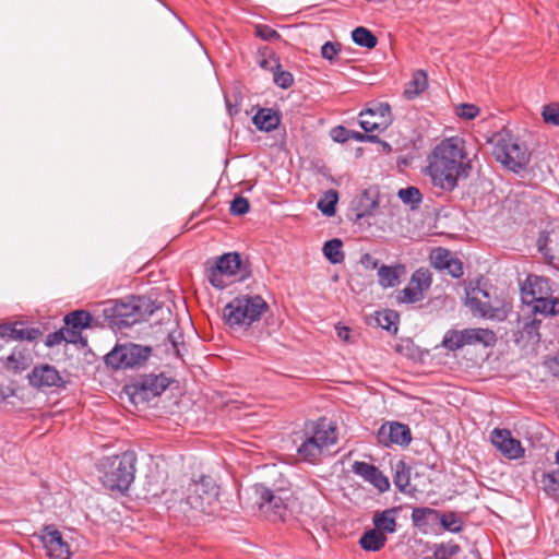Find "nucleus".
<instances>
[{
	"label": "nucleus",
	"mask_w": 559,
	"mask_h": 559,
	"mask_svg": "<svg viewBox=\"0 0 559 559\" xmlns=\"http://www.w3.org/2000/svg\"><path fill=\"white\" fill-rule=\"evenodd\" d=\"M471 169L465 142L460 136L442 140L427 157L426 175L435 188L444 192H452L461 179L469 176Z\"/></svg>",
	"instance_id": "nucleus-1"
},
{
	"label": "nucleus",
	"mask_w": 559,
	"mask_h": 559,
	"mask_svg": "<svg viewBox=\"0 0 559 559\" xmlns=\"http://www.w3.org/2000/svg\"><path fill=\"white\" fill-rule=\"evenodd\" d=\"M136 456L133 451L104 456L97 463L103 486L111 491L126 492L134 480Z\"/></svg>",
	"instance_id": "nucleus-2"
},
{
	"label": "nucleus",
	"mask_w": 559,
	"mask_h": 559,
	"mask_svg": "<svg viewBox=\"0 0 559 559\" xmlns=\"http://www.w3.org/2000/svg\"><path fill=\"white\" fill-rule=\"evenodd\" d=\"M103 316L111 328H128L148 318L153 313L150 300L131 296L127 299H110L103 302Z\"/></svg>",
	"instance_id": "nucleus-3"
},
{
	"label": "nucleus",
	"mask_w": 559,
	"mask_h": 559,
	"mask_svg": "<svg viewBox=\"0 0 559 559\" xmlns=\"http://www.w3.org/2000/svg\"><path fill=\"white\" fill-rule=\"evenodd\" d=\"M337 441L336 427L325 418L305 425L304 440L297 448L298 455L306 462L316 463L323 451Z\"/></svg>",
	"instance_id": "nucleus-4"
},
{
	"label": "nucleus",
	"mask_w": 559,
	"mask_h": 559,
	"mask_svg": "<svg viewBox=\"0 0 559 559\" xmlns=\"http://www.w3.org/2000/svg\"><path fill=\"white\" fill-rule=\"evenodd\" d=\"M218 486L210 476H202L199 480H190L188 488L183 490L173 489L170 498H166L168 508H173L177 502H185L191 509L200 512H210L213 504L218 499Z\"/></svg>",
	"instance_id": "nucleus-5"
},
{
	"label": "nucleus",
	"mask_w": 559,
	"mask_h": 559,
	"mask_svg": "<svg viewBox=\"0 0 559 559\" xmlns=\"http://www.w3.org/2000/svg\"><path fill=\"white\" fill-rule=\"evenodd\" d=\"M267 308L259 295H240L224 307L223 318L231 330L247 329L259 321Z\"/></svg>",
	"instance_id": "nucleus-6"
},
{
	"label": "nucleus",
	"mask_w": 559,
	"mask_h": 559,
	"mask_svg": "<svg viewBox=\"0 0 559 559\" xmlns=\"http://www.w3.org/2000/svg\"><path fill=\"white\" fill-rule=\"evenodd\" d=\"M492 155L506 168L519 173L530 162V152L509 133H499L496 136Z\"/></svg>",
	"instance_id": "nucleus-7"
},
{
	"label": "nucleus",
	"mask_w": 559,
	"mask_h": 559,
	"mask_svg": "<svg viewBox=\"0 0 559 559\" xmlns=\"http://www.w3.org/2000/svg\"><path fill=\"white\" fill-rule=\"evenodd\" d=\"M254 504L272 521L284 520L287 514L288 492L283 489L272 490L262 484L250 488Z\"/></svg>",
	"instance_id": "nucleus-8"
},
{
	"label": "nucleus",
	"mask_w": 559,
	"mask_h": 559,
	"mask_svg": "<svg viewBox=\"0 0 559 559\" xmlns=\"http://www.w3.org/2000/svg\"><path fill=\"white\" fill-rule=\"evenodd\" d=\"M170 379L164 373L144 374L136 379L132 384L126 386V392L133 404L150 402L159 396L169 386Z\"/></svg>",
	"instance_id": "nucleus-9"
},
{
	"label": "nucleus",
	"mask_w": 559,
	"mask_h": 559,
	"mask_svg": "<svg viewBox=\"0 0 559 559\" xmlns=\"http://www.w3.org/2000/svg\"><path fill=\"white\" fill-rule=\"evenodd\" d=\"M151 348L138 344H124L116 346L105 356L107 366L114 369H129L139 366L147 360Z\"/></svg>",
	"instance_id": "nucleus-10"
},
{
	"label": "nucleus",
	"mask_w": 559,
	"mask_h": 559,
	"mask_svg": "<svg viewBox=\"0 0 559 559\" xmlns=\"http://www.w3.org/2000/svg\"><path fill=\"white\" fill-rule=\"evenodd\" d=\"M40 540L46 550L47 556L52 559H70L71 548L69 543L63 538L60 531L53 525H46L40 532Z\"/></svg>",
	"instance_id": "nucleus-11"
},
{
	"label": "nucleus",
	"mask_w": 559,
	"mask_h": 559,
	"mask_svg": "<svg viewBox=\"0 0 559 559\" xmlns=\"http://www.w3.org/2000/svg\"><path fill=\"white\" fill-rule=\"evenodd\" d=\"M466 306L476 317L489 318L493 316L489 294L480 286L479 280L475 283L471 282L466 288Z\"/></svg>",
	"instance_id": "nucleus-12"
},
{
	"label": "nucleus",
	"mask_w": 559,
	"mask_h": 559,
	"mask_svg": "<svg viewBox=\"0 0 559 559\" xmlns=\"http://www.w3.org/2000/svg\"><path fill=\"white\" fill-rule=\"evenodd\" d=\"M377 439L383 447H390L392 444L406 447L412 441V433L407 425L397 421H389L379 428Z\"/></svg>",
	"instance_id": "nucleus-13"
},
{
	"label": "nucleus",
	"mask_w": 559,
	"mask_h": 559,
	"mask_svg": "<svg viewBox=\"0 0 559 559\" xmlns=\"http://www.w3.org/2000/svg\"><path fill=\"white\" fill-rule=\"evenodd\" d=\"M490 439L491 443L509 460H518L524 455L520 440L513 438L508 429H493Z\"/></svg>",
	"instance_id": "nucleus-14"
},
{
	"label": "nucleus",
	"mask_w": 559,
	"mask_h": 559,
	"mask_svg": "<svg viewBox=\"0 0 559 559\" xmlns=\"http://www.w3.org/2000/svg\"><path fill=\"white\" fill-rule=\"evenodd\" d=\"M29 384L38 390L48 388H61L63 379L59 371L48 364L35 366L28 374Z\"/></svg>",
	"instance_id": "nucleus-15"
},
{
	"label": "nucleus",
	"mask_w": 559,
	"mask_h": 559,
	"mask_svg": "<svg viewBox=\"0 0 559 559\" xmlns=\"http://www.w3.org/2000/svg\"><path fill=\"white\" fill-rule=\"evenodd\" d=\"M521 295L523 302L526 305H530L536 299L550 297L551 288L549 280L542 276L528 275L521 287Z\"/></svg>",
	"instance_id": "nucleus-16"
},
{
	"label": "nucleus",
	"mask_w": 559,
	"mask_h": 559,
	"mask_svg": "<svg viewBox=\"0 0 559 559\" xmlns=\"http://www.w3.org/2000/svg\"><path fill=\"white\" fill-rule=\"evenodd\" d=\"M352 471L361 476L366 481L372 484L380 492L390 489V481L386 476L374 465L356 461L352 465Z\"/></svg>",
	"instance_id": "nucleus-17"
},
{
	"label": "nucleus",
	"mask_w": 559,
	"mask_h": 559,
	"mask_svg": "<svg viewBox=\"0 0 559 559\" xmlns=\"http://www.w3.org/2000/svg\"><path fill=\"white\" fill-rule=\"evenodd\" d=\"M40 331L21 322L0 324V336L12 341H34Z\"/></svg>",
	"instance_id": "nucleus-18"
},
{
	"label": "nucleus",
	"mask_w": 559,
	"mask_h": 559,
	"mask_svg": "<svg viewBox=\"0 0 559 559\" xmlns=\"http://www.w3.org/2000/svg\"><path fill=\"white\" fill-rule=\"evenodd\" d=\"M438 510L428 507L414 508L412 512V522L419 531L427 533L438 524Z\"/></svg>",
	"instance_id": "nucleus-19"
},
{
	"label": "nucleus",
	"mask_w": 559,
	"mask_h": 559,
	"mask_svg": "<svg viewBox=\"0 0 559 559\" xmlns=\"http://www.w3.org/2000/svg\"><path fill=\"white\" fill-rule=\"evenodd\" d=\"M397 508L385 509L380 512H376L372 518V524L374 528L379 530L386 536V534H393L396 532L397 523Z\"/></svg>",
	"instance_id": "nucleus-20"
},
{
	"label": "nucleus",
	"mask_w": 559,
	"mask_h": 559,
	"mask_svg": "<svg viewBox=\"0 0 559 559\" xmlns=\"http://www.w3.org/2000/svg\"><path fill=\"white\" fill-rule=\"evenodd\" d=\"M466 345L481 344L486 347L493 346L497 342L496 333L484 328L463 329Z\"/></svg>",
	"instance_id": "nucleus-21"
},
{
	"label": "nucleus",
	"mask_w": 559,
	"mask_h": 559,
	"mask_svg": "<svg viewBox=\"0 0 559 559\" xmlns=\"http://www.w3.org/2000/svg\"><path fill=\"white\" fill-rule=\"evenodd\" d=\"M215 266L222 273H225L227 277L236 276L239 274V278H243L245 274L241 270V259L237 252L225 253L218 258Z\"/></svg>",
	"instance_id": "nucleus-22"
},
{
	"label": "nucleus",
	"mask_w": 559,
	"mask_h": 559,
	"mask_svg": "<svg viewBox=\"0 0 559 559\" xmlns=\"http://www.w3.org/2000/svg\"><path fill=\"white\" fill-rule=\"evenodd\" d=\"M252 120L259 130L270 132L278 127L281 117L271 108H262L254 115Z\"/></svg>",
	"instance_id": "nucleus-23"
},
{
	"label": "nucleus",
	"mask_w": 559,
	"mask_h": 559,
	"mask_svg": "<svg viewBox=\"0 0 559 559\" xmlns=\"http://www.w3.org/2000/svg\"><path fill=\"white\" fill-rule=\"evenodd\" d=\"M386 540V536L373 527L361 535L359 545L366 551H379L385 546Z\"/></svg>",
	"instance_id": "nucleus-24"
},
{
	"label": "nucleus",
	"mask_w": 559,
	"mask_h": 559,
	"mask_svg": "<svg viewBox=\"0 0 559 559\" xmlns=\"http://www.w3.org/2000/svg\"><path fill=\"white\" fill-rule=\"evenodd\" d=\"M428 87V78L425 71L417 70L414 72L412 80L406 84L404 97L408 100L419 96Z\"/></svg>",
	"instance_id": "nucleus-25"
},
{
	"label": "nucleus",
	"mask_w": 559,
	"mask_h": 559,
	"mask_svg": "<svg viewBox=\"0 0 559 559\" xmlns=\"http://www.w3.org/2000/svg\"><path fill=\"white\" fill-rule=\"evenodd\" d=\"M402 265L389 266L381 265L378 270V282L383 288L394 287L399 284L400 271H403Z\"/></svg>",
	"instance_id": "nucleus-26"
},
{
	"label": "nucleus",
	"mask_w": 559,
	"mask_h": 559,
	"mask_svg": "<svg viewBox=\"0 0 559 559\" xmlns=\"http://www.w3.org/2000/svg\"><path fill=\"white\" fill-rule=\"evenodd\" d=\"M323 254L332 264L342 263L345 259L343 242L338 238L328 240L323 246Z\"/></svg>",
	"instance_id": "nucleus-27"
},
{
	"label": "nucleus",
	"mask_w": 559,
	"mask_h": 559,
	"mask_svg": "<svg viewBox=\"0 0 559 559\" xmlns=\"http://www.w3.org/2000/svg\"><path fill=\"white\" fill-rule=\"evenodd\" d=\"M540 483L549 498L559 500V472L557 469L544 473Z\"/></svg>",
	"instance_id": "nucleus-28"
},
{
	"label": "nucleus",
	"mask_w": 559,
	"mask_h": 559,
	"mask_svg": "<svg viewBox=\"0 0 559 559\" xmlns=\"http://www.w3.org/2000/svg\"><path fill=\"white\" fill-rule=\"evenodd\" d=\"M353 41L368 49H372L377 46L378 39L376 35L364 26H358L352 32Z\"/></svg>",
	"instance_id": "nucleus-29"
},
{
	"label": "nucleus",
	"mask_w": 559,
	"mask_h": 559,
	"mask_svg": "<svg viewBox=\"0 0 559 559\" xmlns=\"http://www.w3.org/2000/svg\"><path fill=\"white\" fill-rule=\"evenodd\" d=\"M92 316L86 310H75L64 317V323L73 329L82 330L90 326Z\"/></svg>",
	"instance_id": "nucleus-30"
},
{
	"label": "nucleus",
	"mask_w": 559,
	"mask_h": 559,
	"mask_svg": "<svg viewBox=\"0 0 559 559\" xmlns=\"http://www.w3.org/2000/svg\"><path fill=\"white\" fill-rule=\"evenodd\" d=\"M535 313L556 314L559 313V300L556 298L544 297L530 304Z\"/></svg>",
	"instance_id": "nucleus-31"
},
{
	"label": "nucleus",
	"mask_w": 559,
	"mask_h": 559,
	"mask_svg": "<svg viewBox=\"0 0 559 559\" xmlns=\"http://www.w3.org/2000/svg\"><path fill=\"white\" fill-rule=\"evenodd\" d=\"M463 330H449L445 332L441 345L450 350L455 352L466 346L465 337L463 335Z\"/></svg>",
	"instance_id": "nucleus-32"
},
{
	"label": "nucleus",
	"mask_w": 559,
	"mask_h": 559,
	"mask_svg": "<svg viewBox=\"0 0 559 559\" xmlns=\"http://www.w3.org/2000/svg\"><path fill=\"white\" fill-rule=\"evenodd\" d=\"M394 485L401 491H406L411 481V472L409 467L405 462L399 461L394 467V476H393Z\"/></svg>",
	"instance_id": "nucleus-33"
},
{
	"label": "nucleus",
	"mask_w": 559,
	"mask_h": 559,
	"mask_svg": "<svg viewBox=\"0 0 559 559\" xmlns=\"http://www.w3.org/2000/svg\"><path fill=\"white\" fill-rule=\"evenodd\" d=\"M438 524H440L445 531L459 533L463 530V521L455 512H438Z\"/></svg>",
	"instance_id": "nucleus-34"
},
{
	"label": "nucleus",
	"mask_w": 559,
	"mask_h": 559,
	"mask_svg": "<svg viewBox=\"0 0 559 559\" xmlns=\"http://www.w3.org/2000/svg\"><path fill=\"white\" fill-rule=\"evenodd\" d=\"M369 116L371 118H378L379 120H386L391 123V107L388 103H377L373 106L367 108L360 112V117Z\"/></svg>",
	"instance_id": "nucleus-35"
},
{
	"label": "nucleus",
	"mask_w": 559,
	"mask_h": 559,
	"mask_svg": "<svg viewBox=\"0 0 559 559\" xmlns=\"http://www.w3.org/2000/svg\"><path fill=\"white\" fill-rule=\"evenodd\" d=\"M425 294L417 289L411 282L397 293L396 299L401 304H415L424 299Z\"/></svg>",
	"instance_id": "nucleus-36"
},
{
	"label": "nucleus",
	"mask_w": 559,
	"mask_h": 559,
	"mask_svg": "<svg viewBox=\"0 0 559 559\" xmlns=\"http://www.w3.org/2000/svg\"><path fill=\"white\" fill-rule=\"evenodd\" d=\"M338 197L335 190H329L324 193L323 198H321L318 202V209L328 216H332L335 214V205L337 203Z\"/></svg>",
	"instance_id": "nucleus-37"
},
{
	"label": "nucleus",
	"mask_w": 559,
	"mask_h": 559,
	"mask_svg": "<svg viewBox=\"0 0 559 559\" xmlns=\"http://www.w3.org/2000/svg\"><path fill=\"white\" fill-rule=\"evenodd\" d=\"M409 282L425 294L432 283L431 273L427 269H418L413 273Z\"/></svg>",
	"instance_id": "nucleus-38"
},
{
	"label": "nucleus",
	"mask_w": 559,
	"mask_h": 559,
	"mask_svg": "<svg viewBox=\"0 0 559 559\" xmlns=\"http://www.w3.org/2000/svg\"><path fill=\"white\" fill-rule=\"evenodd\" d=\"M397 320H399V314H397V312H395L393 310L379 311V312H377V316H376V321H377L378 325L386 331H391L392 328L394 329V331H396L397 330V326H396Z\"/></svg>",
	"instance_id": "nucleus-39"
},
{
	"label": "nucleus",
	"mask_w": 559,
	"mask_h": 559,
	"mask_svg": "<svg viewBox=\"0 0 559 559\" xmlns=\"http://www.w3.org/2000/svg\"><path fill=\"white\" fill-rule=\"evenodd\" d=\"M452 258L453 254L444 248H437L430 255L432 265L440 271L444 270V266H447Z\"/></svg>",
	"instance_id": "nucleus-40"
},
{
	"label": "nucleus",
	"mask_w": 559,
	"mask_h": 559,
	"mask_svg": "<svg viewBox=\"0 0 559 559\" xmlns=\"http://www.w3.org/2000/svg\"><path fill=\"white\" fill-rule=\"evenodd\" d=\"M397 195L405 204H411L413 206L418 205L423 200V195L416 187L400 189Z\"/></svg>",
	"instance_id": "nucleus-41"
},
{
	"label": "nucleus",
	"mask_w": 559,
	"mask_h": 559,
	"mask_svg": "<svg viewBox=\"0 0 559 559\" xmlns=\"http://www.w3.org/2000/svg\"><path fill=\"white\" fill-rule=\"evenodd\" d=\"M461 548L455 543L439 545L433 552L435 559H451L460 552Z\"/></svg>",
	"instance_id": "nucleus-42"
},
{
	"label": "nucleus",
	"mask_w": 559,
	"mask_h": 559,
	"mask_svg": "<svg viewBox=\"0 0 559 559\" xmlns=\"http://www.w3.org/2000/svg\"><path fill=\"white\" fill-rule=\"evenodd\" d=\"M359 124L366 132H374V131L381 132L384 129H386V127L389 126L386 120H384V119L379 120L378 118H371V117H370V119L361 117Z\"/></svg>",
	"instance_id": "nucleus-43"
},
{
	"label": "nucleus",
	"mask_w": 559,
	"mask_h": 559,
	"mask_svg": "<svg viewBox=\"0 0 559 559\" xmlns=\"http://www.w3.org/2000/svg\"><path fill=\"white\" fill-rule=\"evenodd\" d=\"M227 275L225 273H222L217 270V267L214 265L209 271V282L211 285L218 289H224L229 283L226 281Z\"/></svg>",
	"instance_id": "nucleus-44"
},
{
	"label": "nucleus",
	"mask_w": 559,
	"mask_h": 559,
	"mask_svg": "<svg viewBox=\"0 0 559 559\" xmlns=\"http://www.w3.org/2000/svg\"><path fill=\"white\" fill-rule=\"evenodd\" d=\"M254 34L255 36L260 37L263 40L266 41H273L275 39H278L281 35L271 26L266 24H258L254 27Z\"/></svg>",
	"instance_id": "nucleus-45"
},
{
	"label": "nucleus",
	"mask_w": 559,
	"mask_h": 559,
	"mask_svg": "<svg viewBox=\"0 0 559 559\" xmlns=\"http://www.w3.org/2000/svg\"><path fill=\"white\" fill-rule=\"evenodd\" d=\"M543 118L545 122L552 123L559 127V105L558 104H549L544 106L543 108Z\"/></svg>",
	"instance_id": "nucleus-46"
},
{
	"label": "nucleus",
	"mask_w": 559,
	"mask_h": 559,
	"mask_svg": "<svg viewBox=\"0 0 559 559\" xmlns=\"http://www.w3.org/2000/svg\"><path fill=\"white\" fill-rule=\"evenodd\" d=\"M250 210L249 201L243 197H236L230 204V213L236 216H241Z\"/></svg>",
	"instance_id": "nucleus-47"
},
{
	"label": "nucleus",
	"mask_w": 559,
	"mask_h": 559,
	"mask_svg": "<svg viewBox=\"0 0 559 559\" xmlns=\"http://www.w3.org/2000/svg\"><path fill=\"white\" fill-rule=\"evenodd\" d=\"M7 366L16 372H20L27 367V362L22 353H12L7 359Z\"/></svg>",
	"instance_id": "nucleus-48"
},
{
	"label": "nucleus",
	"mask_w": 559,
	"mask_h": 559,
	"mask_svg": "<svg viewBox=\"0 0 559 559\" xmlns=\"http://www.w3.org/2000/svg\"><path fill=\"white\" fill-rule=\"evenodd\" d=\"M479 114V108L473 104H461L456 108V115L460 118H464L467 120H472L476 118Z\"/></svg>",
	"instance_id": "nucleus-49"
},
{
	"label": "nucleus",
	"mask_w": 559,
	"mask_h": 559,
	"mask_svg": "<svg viewBox=\"0 0 559 559\" xmlns=\"http://www.w3.org/2000/svg\"><path fill=\"white\" fill-rule=\"evenodd\" d=\"M274 83L281 88H288L294 83L293 74L288 71H276L274 73Z\"/></svg>",
	"instance_id": "nucleus-50"
},
{
	"label": "nucleus",
	"mask_w": 559,
	"mask_h": 559,
	"mask_svg": "<svg viewBox=\"0 0 559 559\" xmlns=\"http://www.w3.org/2000/svg\"><path fill=\"white\" fill-rule=\"evenodd\" d=\"M340 51V45L338 44H335V43H332V41H326L322 47H321V56L329 60V61H333L334 58L337 56Z\"/></svg>",
	"instance_id": "nucleus-51"
},
{
	"label": "nucleus",
	"mask_w": 559,
	"mask_h": 559,
	"mask_svg": "<svg viewBox=\"0 0 559 559\" xmlns=\"http://www.w3.org/2000/svg\"><path fill=\"white\" fill-rule=\"evenodd\" d=\"M443 271H447L452 277L459 278L463 275L462 262L453 257Z\"/></svg>",
	"instance_id": "nucleus-52"
},
{
	"label": "nucleus",
	"mask_w": 559,
	"mask_h": 559,
	"mask_svg": "<svg viewBox=\"0 0 559 559\" xmlns=\"http://www.w3.org/2000/svg\"><path fill=\"white\" fill-rule=\"evenodd\" d=\"M61 329L64 330V342L71 343V344H76V343L83 341L80 330L73 329L68 325L66 328H61Z\"/></svg>",
	"instance_id": "nucleus-53"
},
{
	"label": "nucleus",
	"mask_w": 559,
	"mask_h": 559,
	"mask_svg": "<svg viewBox=\"0 0 559 559\" xmlns=\"http://www.w3.org/2000/svg\"><path fill=\"white\" fill-rule=\"evenodd\" d=\"M64 342V330L60 329L53 333L47 335L45 345L47 347H53Z\"/></svg>",
	"instance_id": "nucleus-54"
},
{
	"label": "nucleus",
	"mask_w": 559,
	"mask_h": 559,
	"mask_svg": "<svg viewBox=\"0 0 559 559\" xmlns=\"http://www.w3.org/2000/svg\"><path fill=\"white\" fill-rule=\"evenodd\" d=\"M545 366L555 376L559 377V352L545 360Z\"/></svg>",
	"instance_id": "nucleus-55"
},
{
	"label": "nucleus",
	"mask_w": 559,
	"mask_h": 559,
	"mask_svg": "<svg viewBox=\"0 0 559 559\" xmlns=\"http://www.w3.org/2000/svg\"><path fill=\"white\" fill-rule=\"evenodd\" d=\"M538 250L550 262L555 260V255L551 253L550 249L547 246V237L540 236L538 238Z\"/></svg>",
	"instance_id": "nucleus-56"
},
{
	"label": "nucleus",
	"mask_w": 559,
	"mask_h": 559,
	"mask_svg": "<svg viewBox=\"0 0 559 559\" xmlns=\"http://www.w3.org/2000/svg\"><path fill=\"white\" fill-rule=\"evenodd\" d=\"M360 264L367 270H374L378 267V260L369 253H364L360 258Z\"/></svg>",
	"instance_id": "nucleus-57"
},
{
	"label": "nucleus",
	"mask_w": 559,
	"mask_h": 559,
	"mask_svg": "<svg viewBox=\"0 0 559 559\" xmlns=\"http://www.w3.org/2000/svg\"><path fill=\"white\" fill-rule=\"evenodd\" d=\"M180 336H181V334L179 332H170L168 334V340L171 343L177 355H179L178 338H180Z\"/></svg>",
	"instance_id": "nucleus-58"
},
{
	"label": "nucleus",
	"mask_w": 559,
	"mask_h": 559,
	"mask_svg": "<svg viewBox=\"0 0 559 559\" xmlns=\"http://www.w3.org/2000/svg\"><path fill=\"white\" fill-rule=\"evenodd\" d=\"M336 331H337V336L341 340L348 341L349 334H350V330L348 328H346V326L336 328Z\"/></svg>",
	"instance_id": "nucleus-59"
},
{
	"label": "nucleus",
	"mask_w": 559,
	"mask_h": 559,
	"mask_svg": "<svg viewBox=\"0 0 559 559\" xmlns=\"http://www.w3.org/2000/svg\"><path fill=\"white\" fill-rule=\"evenodd\" d=\"M378 206V202L376 200H371L369 206L358 214V217H364L370 215L372 211Z\"/></svg>",
	"instance_id": "nucleus-60"
},
{
	"label": "nucleus",
	"mask_w": 559,
	"mask_h": 559,
	"mask_svg": "<svg viewBox=\"0 0 559 559\" xmlns=\"http://www.w3.org/2000/svg\"><path fill=\"white\" fill-rule=\"evenodd\" d=\"M342 136V133H333V139L337 142H342V141H345L346 138H341Z\"/></svg>",
	"instance_id": "nucleus-61"
},
{
	"label": "nucleus",
	"mask_w": 559,
	"mask_h": 559,
	"mask_svg": "<svg viewBox=\"0 0 559 559\" xmlns=\"http://www.w3.org/2000/svg\"><path fill=\"white\" fill-rule=\"evenodd\" d=\"M333 133H344L346 132V129L344 127H338L336 129H333Z\"/></svg>",
	"instance_id": "nucleus-62"
},
{
	"label": "nucleus",
	"mask_w": 559,
	"mask_h": 559,
	"mask_svg": "<svg viewBox=\"0 0 559 559\" xmlns=\"http://www.w3.org/2000/svg\"><path fill=\"white\" fill-rule=\"evenodd\" d=\"M556 464L558 465V472H559V450L556 452Z\"/></svg>",
	"instance_id": "nucleus-63"
},
{
	"label": "nucleus",
	"mask_w": 559,
	"mask_h": 559,
	"mask_svg": "<svg viewBox=\"0 0 559 559\" xmlns=\"http://www.w3.org/2000/svg\"><path fill=\"white\" fill-rule=\"evenodd\" d=\"M356 139H358V140H364V139H365V135H364V134H360V133H357V134H356Z\"/></svg>",
	"instance_id": "nucleus-64"
}]
</instances>
